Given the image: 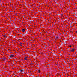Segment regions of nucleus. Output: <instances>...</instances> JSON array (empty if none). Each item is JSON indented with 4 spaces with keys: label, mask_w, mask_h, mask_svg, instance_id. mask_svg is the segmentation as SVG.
<instances>
[{
    "label": "nucleus",
    "mask_w": 77,
    "mask_h": 77,
    "mask_svg": "<svg viewBox=\"0 0 77 77\" xmlns=\"http://www.w3.org/2000/svg\"><path fill=\"white\" fill-rule=\"evenodd\" d=\"M20 72H23V70H20Z\"/></svg>",
    "instance_id": "nucleus-7"
},
{
    "label": "nucleus",
    "mask_w": 77,
    "mask_h": 77,
    "mask_svg": "<svg viewBox=\"0 0 77 77\" xmlns=\"http://www.w3.org/2000/svg\"><path fill=\"white\" fill-rule=\"evenodd\" d=\"M20 46H22V43H20Z\"/></svg>",
    "instance_id": "nucleus-6"
},
{
    "label": "nucleus",
    "mask_w": 77,
    "mask_h": 77,
    "mask_svg": "<svg viewBox=\"0 0 77 77\" xmlns=\"http://www.w3.org/2000/svg\"><path fill=\"white\" fill-rule=\"evenodd\" d=\"M74 50H75V49H72L70 50V51H71V52H74Z\"/></svg>",
    "instance_id": "nucleus-2"
},
{
    "label": "nucleus",
    "mask_w": 77,
    "mask_h": 77,
    "mask_svg": "<svg viewBox=\"0 0 77 77\" xmlns=\"http://www.w3.org/2000/svg\"><path fill=\"white\" fill-rule=\"evenodd\" d=\"M76 33H77V31H76Z\"/></svg>",
    "instance_id": "nucleus-12"
},
{
    "label": "nucleus",
    "mask_w": 77,
    "mask_h": 77,
    "mask_svg": "<svg viewBox=\"0 0 77 77\" xmlns=\"http://www.w3.org/2000/svg\"><path fill=\"white\" fill-rule=\"evenodd\" d=\"M38 72L39 73H40V70H38Z\"/></svg>",
    "instance_id": "nucleus-8"
},
{
    "label": "nucleus",
    "mask_w": 77,
    "mask_h": 77,
    "mask_svg": "<svg viewBox=\"0 0 77 77\" xmlns=\"http://www.w3.org/2000/svg\"><path fill=\"white\" fill-rule=\"evenodd\" d=\"M55 39H59V38L58 37H55Z\"/></svg>",
    "instance_id": "nucleus-3"
},
{
    "label": "nucleus",
    "mask_w": 77,
    "mask_h": 77,
    "mask_svg": "<svg viewBox=\"0 0 77 77\" xmlns=\"http://www.w3.org/2000/svg\"><path fill=\"white\" fill-rule=\"evenodd\" d=\"M3 60H5V58L3 59Z\"/></svg>",
    "instance_id": "nucleus-10"
},
{
    "label": "nucleus",
    "mask_w": 77,
    "mask_h": 77,
    "mask_svg": "<svg viewBox=\"0 0 77 77\" xmlns=\"http://www.w3.org/2000/svg\"><path fill=\"white\" fill-rule=\"evenodd\" d=\"M27 58H28V57H24V60H27Z\"/></svg>",
    "instance_id": "nucleus-1"
},
{
    "label": "nucleus",
    "mask_w": 77,
    "mask_h": 77,
    "mask_svg": "<svg viewBox=\"0 0 77 77\" xmlns=\"http://www.w3.org/2000/svg\"><path fill=\"white\" fill-rule=\"evenodd\" d=\"M4 36H6V35H4Z\"/></svg>",
    "instance_id": "nucleus-11"
},
{
    "label": "nucleus",
    "mask_w": 77,
    "mask_h": 77,
    "mask_svg": "<svg viewBox=\"0 0 77 77\" xmlns=\"http://www.w3.org/2000/svg\"><path fill=\"white\" fill-rule=\"evenodd\" d=\"M14 55H12L10 56V58H12V57H14Z\"/></svg>",
    "instance_id": "nucleus-5"
},
{
    "label": "nucleus",
    "mask_w": 77,
    "mask_h": 77,
    "mask_svg": "<svg viewBox=\"0 0 77 77\" xmlns=\"http://www.w3.org/2000/svg\"><path fill=\"white\" fill-rule=\"evenodd\" d=\"M22 32H25V29H22Z\"/></svg>",
    "instance_id": "nucleus-4"
},
{
    "label": "nucleus",
    "mask_w": 77,
    "mask_h": 77,
    "mask_svg": "<svg viewBox=\"0 0 77 77\" xmlns=\"http://www.w3.org/2000/svg\"><path fill=\"white\" fill-rule=\"evenodd\" d=\"M69 47H70V48H71V45H70L69 46Z\"/></svg>",
    "instance_id": "nucleus-9"
}]
</instances>
